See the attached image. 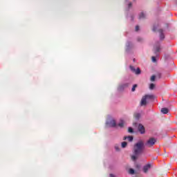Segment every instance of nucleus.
<instances>
[{"label": "nucleus", "instance_id": "1", "mask_svg": "<svg viewBox=\"0 0 177 177\" xmlns=\"http://www.w3.org/2000/svg\"><path fill=\"white\" fill-rule=\"evenodd\" d=\"M154 96L153 95H146L142 97L140 106H146L147 104V102H150V100H153Z\"/></svg>", "mask_w": 177, "mask_h": 177}, {"label": "nucleus", "instance_id": "2", "mask_svg": "<svg viewBox=\"0 0 177 177\" xmlns=\"http://www.w3.org/2000/svg\"><path fill=\"white\" fill-rule=\"evenodd\" d=\"M143 146L144 144L142 141L138 142L135 146H134V154L136 156H138V154H140V152L143 149Z\"/></svg>", "mask_w": 177, "mask_h": 177}, {"label": "nucleus", "instance_id": "3", "mask_svg": "<svg viewBox=\"0 0 177 177\" xmlns=\"http://www.w3.org/2000/svg\"><path fill=\"white\" fill-rule=\"evenodd\" d=\"M156 142H157V140L155 138H151L147 141L145 145H147V147H151L156 145Z\"/></svg>", "mask_w": 177, "mask_h": 177}, {"label": "nucleus", "instance_id": "4", "mask_svg": "<svg viewBox=\"0 0 177 177\" xmlns=\"http://www.w3.org/2000/svg\"><path fill=\"white\" fill-rule=\"evenodd\" d=\"M130 68H131V71H133V73H135V74L139 75L141 73L140 68H137V69H136L135 67L131 66Z\"/></svg>", "mask_w": 177, "mask_h": 177}, {"label": "nucleus", "instance_id": "5", "mask_svg": "<svg viewBox=\"0 0 177 177\" xmlns=\"http://www.w3.org/2000/svg\"><path fill=\"white\" fill-rule=\"evenodd\" d=\"M138 131H139V132H140V133H145V127L142 124H139L138 125Z\"/></svg>", "mask_w": 177, "mask_h": 177}, {"label": "nucleus", "instance_id": "6", "mask_svg": "<svg viewBox=\"0 0 177 177\" xmlns=\"http://www.w3.org/2000/svg\"><path fill=\"white\" fill-rule=\"evenodd\" d=\"M150 168H151V165L150 164H147V165L144 166L143 167L144 172L146 174L149 171V169H150Z\"/></svg>", "mask_w": 177, "mask_h": 177}, {"label": "nucleus", "instance_id": "7", "mask_svg": "<svg viewBox=\"0 0 177 177\" xmlns=\"http://www.w3.org/2000/svg\"><path fill=\"white\" fill-rule=\"evenodd\" d=\"M127 139H128L129 142H132V140H133V137L132 136H124V140H127Z\"/></svg>", "mask_w": 177, "mask_h": 177}, {"label": "nucleus", "instance_id": "8", "mask_svg": "<svg viewBox=\"0 0 177 177\" xmlns=\"http://www.w3.org/2000/svg\"><path fill=\"white\" fill-rule=\"evenodd\" d=\"M168 109L167 108H162L161 109V112L163 113V114H168Z\"/></svg>", "mask_w": 177, "mask_h": 177}, {"label": "nucleus", "instance_id": "9", "mask_svg": "<svg viewBox=\"0 0 177 177\" xmlns=\"http://www.w3.org/2000/svg\"><path fill=\"white\" fill-rule=\"evenodd\" d=\"M111 127H117V123L115 122V120H112L111 122Z\"/></svg>", "mask_w": 177, "mask_h": 177}, {"label": "nucleus", "instance_id": "10", "mask_svg": "<svg viewBox=\"0 0 177 177\" xmlns=\"http://www.w3.org/2000/svg\"><path fill=\"white\" fill-rule=\"evenodd\" d=\"M118 127H120V128H122V127H124V120H120L118 124Z\"/></svg>", "mask_w": 177, "mask_h": 177}, {"label": "nucleus", "instance_id": "11", "mask_svg": "<svg viewBox=\"0 0 177 177\" xmlns=\"http://www.w3.org/2000/svg\"><path fill=\"white\" fill-rule=\"evenodd\" d=\"M160 39H164L165 37L164 36V33H162V30H160Z\"/></svg>", "mask_w": 177, "mask_h": 177}, {"label": "nucleus", "instance_id": "12", "mask_svg": "<svg viewBox=\"0 0 177 177\" xmlns=\"http://www.w3.org/2000/svg\"><path fill=\"white\" fill-rule=\"evenodd\" d=\"M129 174L133 175V174H135V170H133V169H129Z\"/></svg>", "mask_w": 177, "mask_h": 177}, {"label": "nucleus", "instance_id": "13", "mask_svg": "<svg viewBox=\"0 0 177 177\" xmlns=\"http://www.w3.org/2000/svg\"><path fill=\"white\" fill-rule=\"evenodd\" d=\"M136 88H138V85L137 84H134L131 88L132 92H135Z\"/></svg>", "mask_w": 177, "mask_h": 177}, {"label": "nucleus", "instance_id": "14", "mask_svg": "<svg viewBox=\"0 0 177 177\" xmlns=\"http://www.w3.org/2000/svg\"><path fill=\"white\" fill-rule=\"evenodd\" d=\"M156 85L154 84H151L149 86V88L150 89H154Z\"/></svg>", "mask_w": 177, "mask_h": 177}, {"label": "nucleus", "instance_id": "15", "mask_svg": "<svg viewBox=\"0 0 177 177\" xmlns=\"http://www.w3.org/2000/svg\"><path fill=\"white\" fill-rule=\"evenodd\" d=\"M134 116H135V118H140V113H136L134 115Z\"/></svg>", "mask_w": 177, "mask_h": 177}, {"label": "nucleus", "instance_id": "16", "mask_svg": "<svg viewBox=\"0 0 177 177\" xmlns=\"http://www.w3.org/2000/svg\"><path fill=\"white\" fill-rule=\"evenodd\" d=\"M127 142H122V147H127Z\"/></svg>", "mask_w": 177, "mask_h": 177}, {"label": "nucleus", "instance_id": "17", "mask_svg": "<svg viewBox=\"0 0 177 177\" xmlns=\"http://www.w3.org/2000/svg\"><path fill=\"white\" fill-rule=\"evenodd\" d=\"M128 131L130 133H132V132H133V129H132V127H129Z\"/></svg>", "mask_w": 177, "mask_h": 177}, {"label": "nucleus", "instance_id": "18", "mask_svg": "<svg viewBox=\"0 0 177 177\" xmlns=\"http://www.w3.org/2000/svg\"><path fill=\"white\" fill-rule=\"evenodd\" d=\"M151 81H156V76L155 75H153L151 77Z\"/></svg>", "mask_w": 177, "mask_h": 177}, {"label": "nucleus", "instance_id": "19", "mask_svg": "<svg viewBox=\"0 0 177 177\" xmlns=\"http://www.w3.org/2000/svg\"><path fill=\"white\" fill-rule=\"evenodd\" d=\"M142 17H145V14L144 13H141L140 15V19H142Z\"/></svg>", "mask_w": 177, "mask_h": 177}, {"label": "nucleus", "instance_id": "20", "mask_svg": "<svg viewBox=\"0 0 177 177\" xmlns=\"http://www.w3.org/2000/svg\"><path fill=\"white\" fill-rule=\"evenodd\" d=\"M131 160H133V161H135L136 160V157L135 156H132Z\"/></svg>", "mask_w": 177, "mask_h": 177}, {"label": "nucleus", "instance_id": "21", "mask_svg": "<svg viewBox=\"0 0 177 177\" xmlns=\"http://www.w3.org/2000/svg\"><path fill=\"white\" fill-rule=\"evenodd\" d=\"M152 62H156V57H152Z\"/></svg>", "mask_w": 177, "mask_h": 177}, {"label": "nucleus", "instance_id": "22", "mask_svg": "<svg viewBox=\"0 0 177 177\" xmlns=\"http://www.w3.org/2000/svg\"><path fill=\"white\" fill-rule=\"evenodd\" d=\"M136 31H139V26H137L136 27Z\"/></svg>", "mask_w": 177, "mask_h": 177}, {"label": "nucleus", "instance_id": "23", "mask_svg": "<svg viewBox=\"0 0 177 177\" xmlns=\"http://www.w3.org/2000/svg\"><path fill=\"white\" fill-rule=\"evenodd\" d=\"M156 52H160V48H156Z\"/></svg>", "mask_w": 177, "mask_h": 177}, {"label": "nucleus", "instance_id": "24", "mask_svg": "<svg viewBox=\"0 0 177 177\" xmlns=\"http://www.w3.org/2000/svg\"><path fill=\"white\" fill-rule=\"evenodd\" d=\"M159 78H161V73H158Z\"/></svg>", "mask_w": 177, "mask_h": 177}]
</instances>
